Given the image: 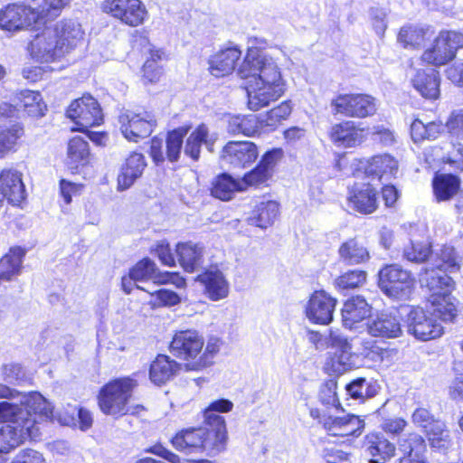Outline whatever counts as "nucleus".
<instances>
[{
    "label": "nucleus",
    "mask_w": 463,
    "mask_h": 463,
    "mask_svg": "<svg viewBox=\"0 0 463 463\" xmlns=\"http://www.w3.org/2000/svg\"><path fill=\"white\" fill-rule=\"evenodd\" d=\"M432 272L421 279V286L429 291L428 301L433 311L420 307H412L405 318V328L419 341H430L444 334L442 322H453L458 316L457 299L452 296L455 283L451 278L437 277Z\"/></svg>",
    "instance_id": "1"
},
{
    "label": "nucleus",
    "mask_w": 463,
    "mask_h": 463,
    "mask_svg": "<svg viewBox=\"0 0 463 463\" xmlns=\"http://www.w3.org/2000/svg\"><path fill=\"white\" fill-rule=\"evenodd\" d=\"M238 74L248 80V108L252 111L269 106L286 91V83L276 61L257 50L249 51L238 69Z\"/></svg>",
    "instance_id": "2"
},
{
    "label": "nucleus",
    "mask_w": 463,
    "mask_h": 463,
    "mask_svg": "<svg viewBox=\"0 0 463 463\" xmlns=\"http://www.w3.org/2000/svg\"><path fill=\"white\" fill-rule=\"evenodd\" d=\"M39 414L19 407L15 402H0V454H7L24 443L40 436Z\"/></svg>",
    "instance_id": "3"
},
{
    "label": "nucleus",
    "mask_w": 463,
    "mask_h": 463,
    "mask_svg": "<svg viewBox=\"0 0 463 463\" xmlns=\"http://www.w3.org/2000/svg\"><path fill=\"white\" fill-rule=\"evenodd\" d=\"M227 436L218 433L204 424L203 427L188 428L172 438L173 447L185 453H204L214 457L226 448Z\"/></svg>",
    "instance_id": "4"
},
{
    "label": "nucleus",
    "mask_w": 463,
    "mask_h": 463,
    "mask_svg": "<svg viewBox=\"0 0 463 463\" xmlns=\"http://www.w3.org/2000/svg\"><path fill=\"white\" fill-rule=\"evenodd\" d=\"M137 382L129 377L109 382L102 387L99 395L100 410L108 415H124L129 411L128 402Z\"/></svg>",
    "instance_id": "5"
},
{
    "label": "nucleus",
    "mask_w": 463,
    "mask_h": 463,
    "mask_svg": "<svg viewBox=\"0 0 463 463\" xmlns=\"http://www.w3.org/2000/svg\"><path fill=\"white\" fill-rule=\"evenodd\" d=\"M204 339L196 330L177 331L170 343L171 354L184 361L186 371H200V354Z\"/></svg>",
    "instance_id": "6"
},
{
    "label": "nucleus",
    "mask_w": 463,
    "mask_h": 463,
    "mask_svg": "<svg viewBox=\"0 0 463 463\" xmlns=\"http://www.w3.org/2000/svg\"><path fill=\"white\" fill-rule=\"evenodd\" d=\"M414 278L411 271L399 264H388L378 272V286L389 298L408 299L414 288Z\"/></svg>",
    "instance_id": "7"
},
{
    "label": "nucleus",
    "mask_w": 463,
    "mask_h": 463,
    "mask_svg": "<svg viewBox=\"0 0 463 463\" xmlns=\"http://www.w3.org/2000/svg\"><path fill=\"white\" fill-rule=\"evenodd\" d=\"M460 48H463V33L455 31L441 32L421 58L430 64L441 66L452 61Z\"/></svg>",
    "instance_id": "8"
},
{
    "label": "nucleus",
    "mask_w": 463,
    "mask_h": 463,
    "mask_svg": "<svg viewBox=\"0 0 463 463\" xmlns=\"http://www.w3.org/2000/svg\"><path fill=\"white\" fill-rule=\"evenodd\" d=\"M42 22L33 4L25 0L23 5H9L0 11V28L8 32L20 31Z\"/></svg>",
    "instance_id": "9"
},
{
    "label": "nucleus",
    "mask_w": 463,
    "mask_h": 463,
    "mask_svg": "<svg viewBox=\"0 0 463 463\" xmlns=\"http://www.w3.org/2000/svg\"><path fill=\"white\" fill-rule=\"evenodd\" d=\"M66 115L78 126V130L85 132L89 128L99 126L103 114L99 102L90 95H83L69 106Z\"/></svg>",
    "instance_id": "10"
},
{
    "label": "nucleus",
    "mask_w": 463,
    "mask_h": 463,
    "mask_svg": "<svg viewBox=\"0 0 463 463\" xmlns=\"http://www.w3.org/2000/svg\"><path fill=\"white\" fill-rule=\"evenodd\" d=\"M118 122L123 136L133 142L149 137L156 125V120L148 111L137 113L126 110L119 115Z\"/></svg>",
    "instance_id": "11"
},
{
    "label": "nucleus",
    "mask_w": 463,
    "mask_h": 463,
    "mask_svg": "<svg viewBox=\"0 0 463 463\" xmlns=\"http://www.w3.org/2000/svg\"><path fill=\"white\" fill-rule=\"evenodd\" d=\"M0 399H6V402H15L19 407L29 409L33 414H39L40 419L48 420L52 416L51 403L36 392H21L0 383Z\"/></svg>",
    "instance_id": "12"
},
{
    "label": "nucleus",
    "mask_w": 463,
    "mask_h": 463,
    "mask_svg": "<svg viewBox=\"0 0 463 463\" xmlns=\"http://www.w3.org/2000/svg\"><path fill=\"white\" fill-rule=\"evenodd\" d=\"M331 106L335 113L352 118H365L376 111L375 99L366 94H339Z\"/></svg>",
    "instance_id": "13"
},
{
    "label": "nucleus",
    "mask_w": 463,
    "mask_h": 463,
    "mask_svg": "<svg viewBox=\"0 0 463 463\" xmlns=\"http://www.w3.org/2000/svg\"><path fill=\"white\" fill-rule=\"evenodd\" d=\"M102 10L130 26L143 24L147 14L140 0H105Z\"/></svg>",
    "instance_id": "14"
},
{
    "label": "nucleus",
    "mask_w": 463,
    "mask_h": 463,
    "mask_svg": "<svg viewBox=\"0 0 463 463\" xmlns=\"http://www.w3.org/2000/svg\"><path fill=\"white\" fill-rule=\"evenodd\" d=\"M257 146L250 141H229L221 152V161L234 168H244L258 157Z\"/></svg>",
    "instance_id": "15"
},
{
    "label": "nucleus",
    "mask_w": 463,
    "mask_h": 463,
    "mask_svg": "<svg viewBox=\"0 0 463 463\" xmlns=\"http://www.w3.org/2000/svg\"><path fill=\"white\" fill-rule=\"evenodd\" d=\"M461 257L456 252L454 247L442 245L439 249L432 250L430 255V262L424 269V272L420 275V281L429 272H432L437 277L450 278L447 272H456L460 269Z\"/></svg>",
    "instance_id": "16"
},
{
    "label": "nucleus",
    "mask_w": 463,
    "mask_h": 463,
    "mask_svg": "<svg viewBox=\"0 0 463 463\" xmlns=\"http://www.w3.org/2000/svg\"><path fill=\"white\" fill-rule=\"evenodd\" d=\"M28 50L33 59L50 62L62 56V52L52 27L44 28L30 42Z\"/></svg>",
    "instance_id": "17"
},
{
    "label": "nucleus",
    "mask_w": 463,
    "mask_h": 463,
    "mask_svg": "<svg viewBox=\"0 0 463 463\" xmlns=\"http://www.w3.org/2000/svg\"><path fill=\"white\" fill-rule=\"evenodd\" d=\"M335 305L336 300L324 290L315 291L306 306V316L313 324L328 325L333 320Z\"/></svg>",
    "instance_id": "18"
},
{
    "label": "nucleus",
    "mask_w": 463,
    "mask_h": 463,
    "mask_svg": "<svg viewBox=\"0 0 463 463\" xmlns=\"http://www.w3.org/2000/svg\"><path fill=\"white\" fill-rule=\"evenodd\" d=\"M363 448L370 457L369 463H386L396 454L395 444L381 431H372L366 434Z\"/></svg>",
    "instance_id": "19"
},
{
    "label": "nucleus",
    "mask_w": 463,
    "mask_h": 463,
    "mask_svg": "<svg viewBox=\"0 0 463 463\" xmlns=\"http://www.w3.org/2000/svg\"><path fill=\"white\" fill-rule=\"evenodd\" d=\"M52 30L55 32V37L62 52L68 53L84 43L85 33L81 24L75 20H61L57 22Z\"/></svg>",
    "instance_id": "20"
},
{
    "label": "nucleus",
    "mask_w": 463,
    "mask_h": 463,
    "mask_svg": "<svg viewBox=\"0 0 463 463\" xmlns=\"http://www.w3.org/2000/svg\"><path fill=\"white\" fill-rule=\"evenodd\" d=\"M24 199L25 188L21 173L14 169H4L0 173V207L5 200L13 205H18Z\"/></svg>",
    "instance_id": "21"
},
{
    "label": "nucleus",
    "mask_w": 463,
    "mask_h": 463,
    "mask_svg": "<svg viewBox=\"0 0 463 463\" xmlns=\"http://www.w3.org/2000/svg\"><path fill=\"white\" fill-rule=\"evenodd\" d=\"M280 154L279 149L265 153L257 166L245 174L241 180H239L242 191L246 190L249 186H257L268 181L272 175L273 167Z\"/></svg>",
    "instance_id": "22"
},
{
    "label": "nucleus",
    "mask_w": 463,
    "mask_h": 463,
    "mask_svg": "<svg viewBox=\"0 0 463 463\" xmlns=\"http://www.w3.org/2000/svg\"><path fill=\"white\" fill-rule=\"evenodd\" d=\"M197 280L204 286L208 298L219 301L228 297L230 285L223 273L217 269L205 270L197 277Z\"/></svg>",
    "instance_id": "23"
},
{
    "label": "nucleus",
    "mask_w": 463,
    "mask_h": 463,
    "mask_svg": "<svg viewBox=\"0 0 463 463\" xmlns=\"http://www.w3.org/2000/svg\"><path fill=\"white\" fill-rule=\"evenodd\" d=\"M329 137L337 146L353 147L363 143L364 133L354 121H344L332 126Z\"/></svg>",
    "instance_id": "24"
},
{
    "label": "nucleus",
    "mask_w": 463,
    "mask_h": 463,
    "mask_svg": "<svg viewBox=\"0 0 463 463\" xmlns=\"http://www.w3.org/2000/svg\"><path fill=\"white\" fill-rule=\"evenodd\" d=\"M216 140L217 135L211 134L205 124H200L187 137L184 153L193 160L197 161L200 158L202 145H204L208 151L212 153Z\"/></svg>",
    "instance_id": "25"
},
{
    "label": "nucleus",
    "mask_w": 463,
    "mask_h": 463,
    "mask_svg": "<svg viewBox=\"0 0 463 463\" xmlns=\"http://www.w3.org/2000/svg\"><path fill=\"white\" fill-rule=\"evenodd\" d=\"M347 199L348 206L361 213H372L377 208L376 191L370 184L353 186Z\"/></svg>",
    "instance_id": "26"
},
{
    "label": "nucleus",
    "mask_w": 463,
    "mask_h": 463,
    "mask_svg": "<svg viewBox=\"0 0 463 463\" xmlns=\"http://www.w3.org/2000/svg\"><path fill=\"white\" fill-rule=\"evenodd\" d=\"M146 166V158L141 153H131L121 166L118 177V190L129 188L142 175Z\"/></svg>",
    "instance_id": "27"
},
{
    "label": "nucleus",
    "mask_w": 463,
    "mask_h": 463,
    "mask_svg": "<svg viewBox=\"0 0 463 463\" xmlns=\"http://www.w3.org/2000/svg\"><path fill=\"white\" fill-rule=\"evenodd\" d=\"M368 332L375 337H400L402 334L401 319L397 315L382 313L370 322Z\"/></svg>",
    "instance_id": "28"
},
{
    "label": "nucleus",
    "mask_w": 463,
    "mask_h": 463,
    "mask_svg": "<svg viewBox=\"0 0 463 463\" xmlns=\"http://www.w3.org/2000/svg\"><path fill=\"white\" fill-rule=\"evenodd\" d=\"M241 55V50L235 46L221 50L209 60L211 74L217 78L229 75L235 69Z\"/></svg>",
    "instance_id": "29"
},
{
    "label": "nucleus",
    "mask_w": 463,
    "mask_h": 463,
    "mask_svg": "<svg viewBox=\"0 0 463 463\" xmlns=\"http://www.w3.org/2000/svg\"><path fill=\"white\" fill-rule=\"evenodd\" d=\"M339 260L345 265H359L367 262L371 256L364 241L357 238H350L338 248Z\"/></svg>",
    "instance_id": "30"
},
{
    "label": "nucleus",
    "mask_w": 463,
    "mask_h": 463,
    "mask_svg": "<svg viewBox=\"0 0 463 463\" xmlns=\"http://www.w3.org/2000/svg\"><path fill=\"white\" fill-rule=\"evenodd\" d=\"M182 364L165 354H158L150 365L149 378L156 385L165 384L181 370Z\"/></svg>",
    "instance_id": "31"
},
{
    "label": "nucleus",
    "mask_w": 463,
    "mask_h": 463,
    "mask_svg": "<svg viewBox=\"0 0 463 463\" xmlns=\"http://www.w3.org/2000/svg\"><path fill=\"white\" fill-rule=\"evenodd\" d=\"M364 172L368 176L388 182L397 174L398 162L388 154L374 156L367 162Z\"/></svg>",
    "instance_id": "32"
},
{
    "label": "nucleus",
    "mask_w": 463,
    "mask_h": 463,
    "mask_svg": "<svg viewBox=\"0 0 463 463\" xmlns=\"http://www.w3.org/2000/svg\"><path fill=\"white\" fill-rule=\"evenodd\" d=\"M25 250L13 247L0 260V285L9 282L20 275Z\"/></svg>",
    "instance_id": "33"
},
{
    "label": "nucleus",
    "mask_w": 463,
    "mask_h": 463,
    "mask_svg": "<svg viewBox=\"0 0 463 463\" xmlns=\"http://www.w3.org/2000/svg\"><path fill=\"white\" fill-rule=\"evenodd\" d=\"M371 315V307L361 296L346 300L342 308L343 324L352 328L355 323L361 322Z\"/></svg>",
    "instance_id": "34"
},
{
    "label": "nucleus",
    "mask_w": 463,
    "mask_h": 463,
    "mask_svg": "<svg viewBox=\"0 0 463 463\" xmlns=\"http://www.w3.org/2000/svg\"><path fill=\"white\" fill-rule=\"evenodd\" d=\"M233 403L227 399H219L213 401L204 410V424L213 429L218 433L227 436L225 420L217 412H229L232 410Z\"/></svg>",
    "instance_id": "35"
},
{
    "label": "nucleus",
    "mask_w": 463,
    "mask_h": 463,
    "mask_svg": "<svg viewBox=\"0 0 463 463\" xmlns=\"http://www.w3.org/2000/svg\"><path fill=\"white\" fill-rule=\"evenodd\" d=\"M411 81L422 97L435 99L439 96V78L434 69L418 71Z\"/></svg>",
    "instance_id": "36"
},
{
    "label": "nucleus",
    "mask_w": 463,
    "mask_h": 463,
    "mask_svg": "<svg viewBox=\"0 0 463 463\" xmlns=\"http://www.w3.org/2000/svg\"><path fill=\"white\" fill-rule=\"evenodd\" d=\"M278 215L279 204L275 201H264L255 206L247 222L250 225L266 229L274 223Z\"/></svg>",
    "instance_id": "37"
},
{
    "label": "nucleus",
    "mask_w": 463,
    "mask_h": 463,
    "mask_svg": "<svg viewBox=\"0 0 463 463\" xmlns=\"http://www.w3.org/2000/svg\"><path fill=\"white\" fill-rule=\"evenodd\" d=\"M178 260L187 272H194L203 264V248L191 242L179 243L176 246Z\"/></svg>",
    "instance_id": "38"
},
{
    "label": "nucleus",
    "mask_w": 463,
    "mask_h": 463,
    "mask_svg": "<svg viewBox=\"0 0 463 463\" xmlns=\"http://www.w3.org/2000/svg\"><path fill=\"white\" fill-rule=\"evenodd\" d=\"M260 130V119L256 115H234L228 120L229 134L251 137Z\"/></svg>",
    "instance_id": "39"
},
{
    "label": "nucleus",
    "mask_w": 463,
    "mask_h": 463,
    "mask_svg": "<svg viewBox=\"0 0 463 463\" xmlns=\"http://www.w3.org/2000/svg\"><path fill=\"white\" fill-rule=\"evenodd\" d=\"M16 107L32 117H42L46 110L40 92L29 90H21L16 95Z\"/></svg>",
    "instance_id": "40"
},
{
    "label": "nucleus",
    "mask_w": 463,
    "mask_h": 463,
    "mask_svg": "<svg viewBox=\"0 0 463 463\" xmlns=\"http://www.w3.org/2000/svg\"><path fill=\"white\" fill-rule=\"evenodd\" d=\"M89 144L80 137H72L68 143L67 164L71 168L85 165L89 162Z\"/></svg>",
    "instance_id": "41"
},
{
    "label": "nucleus",
    "mask_w": 463,
    "mask_h": 463,
    "mask_svg": "<svg viewBox=\"0 0 463 463\" xmlns=\"http://www.w3.org/2000/svg\"><path fill=\"white\" fill-rule=\"evenodd\" d=\"M241 191H242V188L239 180L233 179L228 174H222L213 182L211 194L220 200L229 201L235 192Z\"/></svg>",
    "instance_id": "42"
},
{
    "label": "nucleus",
    "mask_w": 463,
    "mask_h": 463,
    "mask_svg": "<svg viewBox=\"0 0 463 463\" xmlns=\"http://www.w3.org/2000/svg\"><path fill=\"white\" fill-rule=\"evenodd\" d=\"M460 180L453 175H439L433 180V190L438 201H447L458 191Z\"/></svg>",
    "instance_id": "43"
},
{
    "label": "nucleus",
    "mask_w": 463,
    "mask_h": 463,
    "mask_svg": "<svg viewBox=\"0 0 463 463\" xmlns=\"http://www.w3.org/2000/svg\"><path fill=\"white\" fill-rule=\"evenodd\" d=\"M441 128V125L434 121L425 124L420 119H415L411 125V138L416 143L425 139H435Z\"/></svg>",
    "instance_id": "44"
},
{
    "label": "nucleus",
    "mask_w": 463,
    "mask_h": 463,
    "mask_svg": "<svg viewBox=\"0 0 463 463\" xmlns=\"http://www.w3.org/2000/svg\"><path fill=\"white\" fill-rule=\"evenodd\" d=\"M400 449L403 452L402 458H418L423 456L425 440L418 433H409L399 439Z\"/></svg>",
    "instance_id": "45"
},
{
    "label": "nucleus",
    "mask_w": 463,
    "mask_h": 463,
    "mask_svg": "<svg viewBox=\"0 0 463 463\" xmlns=\"http://www.w3.org/2000/svg\"><path fill=\"white\" fill-rule=\"evenodd\" d=\"M24 135V128L19 123L0 131V158L14 151L18 139Z\"/></svg>",
    "instance_id": "46"
},
{
    "label": "nucleus",
    "mask_w": 463,
    "mask_h": 463,
    "mask_svg": "<svg viewBox=\"0 0 463 463\" xmlns=\"http://www.w3.org/2000/svg\"><path fill=\"white\" fill-rule=\"evenodd\" d=\"M424 431L431 447L442 449L449 445V430L447 429L445 422L435 420Z\"/></svg>",
    "instance_id": "47"
},
{
    "label": "nucleus",
    "mask_w": 463,
    "mask_h": 463,
    "mask_svg": "<svg viewBox=\"0 0 463 463\" xmlns=\"http://www.w3.org/2000/svg\"><path fill=\"white\" fill-rule=\"evenodd\" d=\"M33 4L39 16L43 21L45 18L57 16L60 11L69 3L70 0H25Z\"/></svg>",
    "instance_id": "48"
},
{
    "label": "nucleus",
    "mask_w": 463,
    "mask_h": 463,
    "mask_svg": "<svg viewBox=\"0 0 463 463\" xmlns=\"http://www.w3.org/2000/svg\"><path fill=\"white\" fill-rule=\"evenodd\" d=\"M421 27L415 25L403 26L399 33L398 40L404 45V47H418L425 41V36L428 33Z\"/></svg>",
    "instance_id": "49"
},
{
    "label": "nucleus",
    "mask_w": 463,
    "mask_h": 463,
    "mask_svg": "<svg viewBox=\"0 0 463 463\" xmlns=\"http://www.w3.org/2000/svg\"><path fill=\"white\" fill-rule=\"evenodd\" d=\"M348 394L354 399L372 398L378 392L376 386L364 378H357L346 385Z\"/></svg>",
    "instance_id": "50"
},
{
    "label": "nucleus",
    "mask_w": 463,
    "mask_h": 463,
    "mask_svg": "<svg viewBox=\"0 0 463 463\" xmlns=\"http://www.w3.org/2000/svg\"><path fill=\"white\" fill-rule=\"evenodd\" d=\"M432 253L430 244L425 242H413L403 250V257L408 261L420 263L427 260L430 261Z\"/></svg>",
    "instance_id": "51"
},
{
    "label": "nucleus",
    "mask_w": 463,
    "mask_h": 463,
    "mask_svg": "<svg viewBox=\"0 0 463 463\" xmlns=\"http://www.w3.org/2000/svg\"><path fill=\"white\" fill-rule=\"evenodd\" d=\"M187 134V128H179L171 131L166 138V156L169 161L178 160L183 145V138Z\"/></svg>",
    "instance_id": "52"
},
{
    "label": "nucleus",
    "mask_w": 463,
    "mask_h": 463,
    "mask_svg": "<svg viewBox=\"0 0 463 463\" xmlns=\"http://www.w3.org/2000/svg\"><path fill=\"white\" fill-rule=\"evenodd\" d=\"M367 273L364 270H350L335 280V285L340 290L354 289L361 287L366 280Z\"/></svg>",
    "instance_id": "53"
},
{
    "label": "nucleus",
    "mask_w": 463,
    "mask_h": 463,
    "mask_svg": "<svg viewBox=\"0 0 463 463\" xmlns=\"http://www.w3.org/2000/svg\"><path fill=\"white\" fill-rule=\"evenodd\" d=\"M136 281L156 280L158 278L156 264L149 259H143L129 270Z\"/></svg>",
    "instance_id": "54"
},
{
    "label": "nucleus",
    "mask_w": 463,
    "mask_h": 463,
    "mask_svg": "<svg viewBox=\"0 0 463 463\" xmlns=\"http://www.w3.org/2000/svg\"><path fill=\"white\" fill-rule=\"evenodd\" d=\"M222 345V340L216 336H210L207 340L205 348L200 354V371L211 366L213 364L215 355L219 353Z\"/></svg>",
    "instance_id": "55"
},
{
    "label": "nucleus",
    "mask_w": 463,
    "mask_h": 463,
    "mask_svg": "<svg viewBox=\"0 0 463 463\" xmlns=\"http://www.w3.org/2000/svg\"><path fill=\"white\" fill-rule=\"evenodd\" d=\"M450 136L456 139H463V109L453 110L446 123Z\"/></svg>",
    "instance_id": "56"
},
{
    "label": "nucleus",
    "mask_w": 463,
    "mask_h": 463,
    "mask_svg": "<svg viewBox=\"0 0 463 463\" xmlns=\"http://www.w3.org/2000/svg\"><path fill=\"white\" fill-rule=\"evenodd\" d=\"M358 355L352 352V346L346 349H343L338 352H335L334 363L337 364L342 368L338 370H350L357 367Z\"/></svg>",
    "instance_id": "57"
},
{
    "label": "nucleus",
    "mask_w": 463,
    "mask_h": 463,
    "mask_svg": "<svg viewBox=\"0 0 463 463\" xmlns=\"http://www.w3.org/2000/svg\"><path fill=\"white\" fill-rule=\"evenodd\" d=\"M155 300L152 302L154 306H167L172 307L180 303L181 298L179 295L172 290L162 288L155 293H151Z\"/></svg>",
    "instance_id": "58"
},
{
    "label": "nucleus",
    "mask_w": 463,
    "mask_h": 463,
    "mask_svg": "<svg viewBox=\"0 0 463 463\" xmlns=\"http://www.w3.org/2000/svg\"><path fill=\"white\" fill-rule=\"evenodd\" d=\"M364 428V422L358 416L346 414V420L339 437L358 436Z\"/></svg>",
    "instance_id": "59"
},
{
    "label": "nucleus",
    "mask_w": 463,
    "mask_h": 463,
    "mask_svg": "<svg viewBox=\"0 0 463 463\" xmlns=\"http://www.w3.org/2000/svg\"><path fill=\"white\" fill-rule=\"evenodd\" d=\"M363 347L360 354L369 360L378 362L383 360V350L379 347L376 343L371 339H363L361 341Z\"/></svg>",
    "instance_id": "60"
},
{
    "label": "nucleus",
    "mask_w": 463,
    "mask_h": 463,
    "mask_svg": "<svg viewBox=\"0 0 463 463\" xmlns=\"http://www.w3.org/2000/svg\"><path fill=\"white\" fill-rule=\"evenodd\" d=\"M10 463H46V461L42 453L25 449L20 450Z\"/></svg>",
    "instance_id": "61"
},
{
    "label": "nucleus",
    "mask_w": 463,
    "mask_h": 463,
    "mask_svg": "<svg viewBox=\"0 0 463 463\" xmlns=\"http://www.w3.org/2000/svg\"><path fill=\"white\" fill-rule=\"evenodd\" d=\"M435 420L430 411L423 407L416 408L411 415L413 424L424 430L428 429Z\"/></svg>",
    "instance_id": "62"
},
{
    "label": "nucleus",
    "mask_w": 463,
    "mask_h": 463,
    "mask_svg": "<svg viewBox=\"0 0 463 463\" xmlns=\"http://www.w3.org/2000/svg\"><path fill=\"white\" fill-rule=\"evenodd\" d=\"M325 463H351L348 453L335 448H326L322 451Z\"/></svg>",
    "instance_id": "63"
},
{
    "label": "nucleus",
    "mask_w": 463,
    "mask_h": 463,
    "mask_svg": "<svg viewBox=\"0 0 463 463\" xmlns=\"http://www.w3.org/2000/svg\"><path fill=\"white\" fill-rule=\"evenodd\" d=\"M5 380L9 383H19L24 378L23 367L18 364H6L3 368Z\"/></svg>",
    "instance_id": "64"
}]
</instances>
